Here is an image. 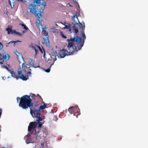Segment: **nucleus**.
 Wrapping results in <instances>:
<instances>
[{"label":"nucleus","instance_id":"nucleus-1","mask_svg":"<svg viewBox=\"0 0 148 148\" xmlns=\"http://www.w3.org/2000/svg\"><path fill=\"white\" fill-rule=\"evenodd\" d=\"M18 98L20 99L19 106L24 110H26L29 108L30 109V113L33 117H37L38 115H40L39 111L38 105L36 104L34 106L33 102L31 101V99L28 95H24L21 98L17 97V102H18Z\"/></svg>","mask_w":148,"mask_h":148},{"label":"nucleus","instance_id":"nucleus-2","mask_svg":"<svg viewBox=\"0 0 148 148\" xmlns=\"http://www.w3.org/2000/svg\"><path fill=\"white\" fill-rule=\"evenodd\" d=\"M82 38L76 35L73 38L68 39L67 40L69 42L66 50L69 55L74 54V51H77L83 47L84 41H82Z\"/></svg>","mask_w":148,"mask_h":148},{"label":"nucleus","instance_id":"nucleus-3","mask_svg":"<svg viewBox=\"0 0 148 148\" xmlns=\"http://www.w3.org/2000/svg\"><path fill=\"white\" fill-rule=\"evenodd\" d=\"M40 116V115H38V117H36L37 118L36 119L37 122H30L28 126V132L31 133V134L33 133L34 132H35L34 135L36 138V139L38 137V134L36 132L35 128L36 127L41 128L43 124L42 123H40V121L42 120V118Z\"/></svg>","mask_w":148,"mask_h":148},{"label":"nucleus","instance_id":"nucleus-4","mask_svg":"<svg viewBox=\"0 0 148 148\" xmlns=\"http://www.w3.org/2000/svg\"><path fill=\"white\" fill-rule=\"evenodd\" d=\"M37 7V5L32 4L29 6L28 8L30 12L37 17L38 19L36 20V23L37 25L39 26L42 21L41 19H40L41 18L42 15L40 11H39L40 13L38 12V8Z\"/></svg>","mask_w":148,"mask_h":148},{"label":"nucleus","instance_id":"nucleus-5","mask_svg":"<svg viewBox=\"0 0 148 148\" xmlns=\"http://www.w3.org/2000/svg\"><path fill=\"white\" fill-rule=\"evenodd\" d=\"M4 66L5 68L11 74L12 77L16 78L17 80L20 78L23 81H26L27 79L25 77L23 76H21V73L22 71L25 73L27 72L25 68H23V69H22V67L21 68V66H20V68L18 69L19 71H18V74H17L13 71L9 70L7 67L5 65Z\"/></svg>","mask_w":148,"mask_h":148},{"label":"nucleus","instance_id":"nucleus-6","mask_svg":"<svg viewBox=\"0 0 148 148\" xmlns=\"http://www.w3.org/2000/svg\"><path fill=\"white\" fill-rule=\"evenodd\" d=\"M57 58L56 56V55L55 54H52L50 56V58L48 59L47 64L49 66V67L46 70H45V71L47 73H49L50 71V69L51 66L53 64L54 62L56 60Z\"/></svg>","mask_w":148,"mask_h":148},{"label":"nucleus","instance_id":"nucleus-7","mask_svg":"<svg viewBox=\"0 0 148 148\" xmlns=\"http://www.w3.org/2000/svg\"><path fill=\"white\" fill-rule=\"evenodd\" d=\"M1 55H0V64H3V63L4 62V60H8L10 58V56L8 54L6 53L4 51L3 49L1 51Z\"/></svg>","mask_w":148,"mask_h":148},{"label":"nucleus","instance_id":"nucleus-8","mask_svg":"<svg viewBox=\"0 0 148 148\" xmlns=\"http://www.w3.org/2000/svg\"><path fill=\"white\" fill-rule=\"evenodd\" d=\"M68 111L70 114H74V115L76 117H77L80 114L79 112V109L77 107H71L69 108Z\"/></svg>","mask_w":148,"mask_h":148},{"label":"nucleus","instance_id":"nucleus-9","mask_svg":"<svg viewBox=\"0 0 148 148\" xmlns=\"http://www.w3.org/2000/svg\"><path fill=\"white\" fill-rule=\"evenodd\" d=\"M66 52H67L66 51V49L63 48L60 50L57 54V56L59 58H64L66 56L69 55Z\"/></svg>","mask_w":148,"mask_h":148},{"label":"nucleus","instance_id":"nucleus-10","mask_svg":"<svg viewBox=\"0 0 148 148\" xmlns=\"http://www.w3.org/2000/svg\"><path fill=\"white\" fill-rule=\"evenodd\" d=\"M33 3H36L39 6H42V11L45 9L46 6V2L43 0H36L35 1H34Z\"/></svg>","mask_w":148,"mask_h":148},{"label":"nucleus","instance_id":"nucleus-11","mask_svg":"<svg viewBox=\"0 0 148 148\" xmlns=\"http://www.w3.org/2000/svg\"><path fill=\"white\" fill-rule=\"evenodd\" d=\"M15 53L17 56V58L19 63H21L22 61L23 62L22 65V68L23 69V66L24 65V64H25V61L24 60L22 55L21 54H20L17 51H15Z\"/></svg>","mask_w":148,"mask_h":148},{"label":"nucleus","instance_id":"nucleus-12","mask_svg":"<svg viewBox=\"0 0 148 148\" xmlns=\"http://www.w3.org/2000/svg\"><path fill=\"white\" fill-rule=\"evenodd\" d=\"M12 26H9L8 27L6 28V30L8 34H14V30H12Z\"/></svg>","mask_w":148,"mask_h":148},{"label":"nucleus","instance_id":"nucleus-13","mask_svg":"<svg viewBox=\"0 0 148 148\" xmlns=\"http://www.w3.org/2000/svg\"><path fill=\"white\" fill-rule=\"evenodd\" d=\"M28 96H29L30 99H31V101L33 102H36V97L35 94L31 93L29 95H28Z\"/></svg>","mask_w":148,"mask_h":148},{"label":"nucleus","instance_id":"nucleus-14","mask_svg":"<svg viewBox=\"0 0 148 148\" xmlns=\"http://www.w3.org/2000/svg\"><path fill=\"white\" fill-rule=\"evenodd\" d=\"M36 46L37 47V48L39 49V50L41 52L42 54L43 53V52H44V54L43 55L44 58V59L46 58L45 57V52L44 48L43 47H42V49L39 46L36 45Z\"/></svg>","mask_w":148,"mask_h":148},{"label":"nucleus","instance_id":"nucleus-15","mask_svg":"<svg viewBox=\"0 0 148 148\" xmlns=\"http://www.w3.org/2000/svg\"><path fill=\"white\" fill-rule=\"evenodd\" d=\"M29 133L31 134H33V135H32V137H33V138H34V140L33 141V142H32V141L29 140H28V139L26 140V143L27 144H28L30 143H35L37 141V138L36 139V138L34 137V133H35V132H34L33 133H32V134H31V133H30L29 132Z\"/></svg>","mask_w":148,"mask_h":148},{"label":"nucleus","instance_id":"nucleus-16","mask_svg":"<svg viewBox=\"0 0 148 148\" xmlns=\"http://www.w3.org/2000/svg\"><path fill=\"white\" fill-rule=\"evenodd\" d=\"M42 103L44 104L43 105H41L39 108V113H40V112L41 110H43L45 108H47V103H45L44 102H42Z\"/></svg>","mask_w":148,"mask_h":148},{"label":"nucleus","instance_id":"nucleus-17","mask_svg":"<svg viewBox=\"0 0 148 148\" xmlns=\"http://www.w3.org/2000/svg\"><path fill=\"white\" fill-rule=\"evenodd\" d=\"M31 75V72L30 71H29L27 72L25 75H24L23 73L22 72L21 76H23L25 77L26 79H27L26 80H27L28 78Z\"/></svg>","mask_w":148,"mask_h":148},{"label":"nucleus","instance_id":"nucleus-18","mask_svg":"<svg viewBox=\"0 0 148 148\" xmlns=\"http://www.w3.org/2000/svg\"><path fill=\"white\" fill-rule=\"evenodd\" d=\"M21 42V41L19 40H17V41H10L8 43H7L5 44V45L6 47H8L10 45V44L12 43H13L14 44V45L16 44V43L18 42Z\"/></svg>","mask_w":148,"mask_h":148},{"label":"nucleus","instance_id":"nucleus-19","mask_svg":"<svg viewBox=\"0 0 148 148\" xmlns=\"http://www.w3.org/2000/svg\"><path fill=\"white\" fill-rule=\"evenodd\" d=\"M46 38H44V41L45 43H46L47 45L49 43V37L48 34L46 35Z\"/></svg>","mask_w":148,"mask_h":148},{"label":"nucleus","instance_id":"nucleus-20","mask_svg":"<svg viewBox=\"0 0 148 148\" xmlns=\"http://www.w3.org/2000/svg\"><path fill=\"white\" fill-rule=\"evenodd\" d=\"M29 60L30 61V62L29 63V64L30 65H31L32 66L31 67L32 68H36L37 67H36L34 66V62L33 60H32L31 59H30Z\"/></svg>","mask_w":148,"mask_h":148},{"label":"nucleus","instance_id":"nucleus-21","mask_svg":"<svg viewBox=\"0 0 148 148\" xmlns=\"http://www.w3.org/2000/svg\"><path fill=\"white\" fill-rule=\"evenodd\" d=\"M20 25H21V26L23 27L24 29L26 30L29 29V28L26 26L25 24L23 23H20Z\"/></svg>","mask_w":148,"mask_h":148},{"label":"nucleus","instance_id":"nucleus-22","mask_svg":"<svg viewBox=\"0 0 148 148\" xmlns=\"http://www.w3.org/2000/svg\"><path fill=\"white\" fill-rule=\"evenodd\" d=\"M13 32L14 34H15L16 35H18L20 36H21L22 35V34H21L20 32H16L15 29L14 30Z\"/></svg>","mask_w":148,"mask_h":148},{"label":"nucleus","instance_id":"nucleus-23","mask_svg":"<svg viewBox=\"0 0 148 148\" xmlns=\"http://www.w3.org/2000/svg\"><path fill=\"white\" fill-rule=\"evenodd\" d=\"M23 66H24L27 70L28 69L31 68V67L30 66V64H27L25 65L24 64Z\"/></svg>","mask_w":148,"mask_h":148},{"label":"nucleus","instance_id":"nucleus-24","mask_svg":"<svg viewBox=\"0 0 148 148\" xmlns=\"http://www.w3.org/2000/svg\"><path fill=\"white\" fill-rule=\"evenodd\" d=\"M3 45H2V43L0 42V55H1V51L3 50Z\"/></svg>","mask_w":148,"mask_h":148},{"label":"nucleus","instance_id":"nucleus-25","mask_svg":"<svg viewBox=\"0 0 148 148\" xmlns=\"http://www.w3.org/2000/svg\"><path fill=\"white\" fill-rule=\"evenodd\" d=\"M60 35L63 38H66V36L64 35L62 32H60Z\"/></svg>","mask_w":148,"mask_h":148},{"label":"nucleus","instance_id":"nucleus-26","mask_svg":"<svg viewBox=\"0 0 148 148\" xmlns=\"http://www.w3.org/2000/svg\"><path fill=\"white\" fill-rule=\"evenodd\" d=\"M79 26H81V27L82 29H83L84 30V28H85L84 25H83V24L82 23H80L79 24Z\"/></svg>","mask_w":148,"mask_h":148},{"label":"nucleus","instance_id":"nucleus-27","mask_svg":"<svg viewBox=\"0 0 148 148\" xmlns=\"http://www.w3.org/2000/svg\"><path fill=\"white\" fill-rule=\"evenodd\" d=\"M9 3L10 4V5L11 7L12 8H14V5L13 4L12 5H12L11 4V1L9 0Z\"/></svg>","mask_w":148,"mask_h":148},{"label":"nucleus","instance_id":"nucleus-28","mask_svg":"<svg viewBox=\"0 0 148 148\" xmlns=\"http://www.w3.org/2000/svg\"><path fill=\"white\" fill-rule=\"evenodd\" d=\"M82 36L84 39H85L86 37L85 35L84 32L83 31L82 32Z\"/></svg>","mask_w":148,"mask_h":148},{"label":"nucleus","instance_id":"nucleus-29","mask_svg":"<svg viewBox=\"0 0 148 148\" xmlns=\"http://www.w3.org/2000/svg\"><path fill=\"white\" fill-rule=\"evenodd\" d=\"M32 49H33L34 50H35L36 49V47L33 46H32Z\"/></svg>","mask_w":148,"mask_h":148},{"label":"nucleus","instance_id":"nucleus-30","mask_svg":"<svg viewBox=\"0 0 148 148\" xmlns=\"http://www.w3.org/2000/svg\"><path fill=\"white\" fill-rule=\"evenodd\" d=\"M36 55L38 53V50L36 49L35 50Z\"/></svg>","mask_w":148,"mask_h":148},{"label":"nucleus","instance_id":"nucleus-31","mask_svg":"<svg viewBox=\"0 0 148 148\" xmlns=\"http://www.w3.org/2000/svg\"><path fill=\"white\" fill-rule=\"evenodd\" d=\"M75 33L77 34L78 33V31L77 29L75 28Z\"/></svg>","mask_w":148,"mask_h":148},{"label":"nucleus","instance_id":"nucleus-32","mask_svg":"<svg viewBox=\"0 0 148 148\" xmlns=\"http://www.w3.org/2000/svg\"><path fill=\"white\" fill-rule=\"evenodd\" d=\"M77 13H76V15H74V16H73V18H75L76 17V18H77Z\"/></svg>","mask_w":148,"mask_h":148},{"label":"nucleus","instance_id":"nucleus-33","mask_svg":"<svg viewBox=\"0 0 148 148\" xmlns=\"http://www.w3.org/2000/svg\"><path fill=\"white\" fill-rule=\"evenodd\" d=\"M64 28H66L67 29H69V26L67 25H65V27H64Z\"/></svg>","mask_w":148,"mask_h":148},{"label":"nucleus","instance_id":"nucleus-34","mask_svg":"<svg viewBox=\"0 0 148 148\" xmlns=\"http://www.w3.org/2000/svg\"><path fill=\"white\" fill-rule=\"evenodd\" d=\"M13 1H17L18 2L22 1V0H12Z\"/></svg>","mask_w":148,"mask_h":148},{"label":"nucleus","instance_id":"nucleus-35","mask_svg":"<svg viewBox=\"0 0 148 148\" xmlns=\"http://www.w3.org/2000/svg\"><path fill=\"white\" fill-rule=\"evenodd\" d=\"M44 145V143H41V146L42 147Z\"/></svg>","mask_w":148,"mask_h":148},{"label":"nucleus","instance_id":"nucleus-36","mask_svg":"<svg viewBox=\"0 0 148 148\" xmlns=\"http://www.w3.org/2000/svg\"><path fill=\"white\" fill-rule=\"evenodd\" d=\"M27 70H29V71H30V72L32 70V69L31 68H30L29 69H28Z\"/></svg>","mask_w":148,"mask_h":148},{"label":"nucleus","instance_id":"nucleus-37","mask_svg":"<svg viewBox=\"0 0 148 148\" xmlns=\"http://www.w3.org/2000/svg\"><path fill=\"white\" fill-rule=\"evenodd\" d=\"M26 32V31H24L22 32L23 34L24 33H25V32Z\"/></svg>","mask_w":148,"mask_h":148},{"label":"nucleus","instance_id":"nucleus-38","mask_svg":"<svg viewBox=\"0 0 148 148\" xmlns=\"http://www.w3.org/2000/svg\"><path fill=\"white\" fill-rule=\"evenodd\" d=\"M69 4V6H70V7H72V5H71L70 4Z\"/></svg>","mask_w":148,"mask_h":148},{"label":"nucleus","instance_id":"nucleus-39","mask_svg":"<svg viewBox=\"0 0 148 148\" xmlns=\"http://www.w3.org/2000/svg\"><path fill=\"white\" fill-rule=\"evenodd\" d=\"M38 67H40V66H39Z\"/></svg>","mask_w":148,"mask_h":148}]
</instances>
